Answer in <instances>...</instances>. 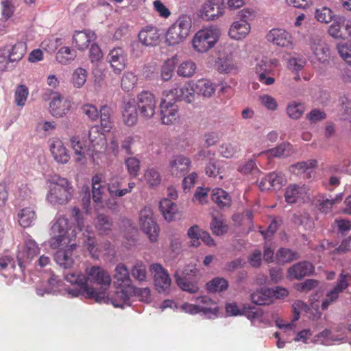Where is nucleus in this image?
I'll return each instance as SVG.
<instances>
[{
	"label": "nucleus",
	"mask_w": 351,
	"mask_h": 351,
	"mask_svg": "<svg viewBox=\"0 0 351 351\" xmlns=\"http://www.w3.org/2000/svg\"><path fill=\"white\" fill-rule=\"evenodd\" d=\"M177 62L178 58L176 56L167 59L164 62L161 68V77L164 81H168L171 78Z\"/></svg>",
	"instance_id": "nucleus-45"
},
{
	"label": "nucleus",
	"mask_w": 351,
	"mask_h": 351,
	"mask_svg": "<svg viewBox=\"0 0 351 351\" xmlns=\"http://www.w3.org/2000/svg\"><path fill=\"white\" fill-rule=\"evenodd\" d=\"M129 301L130 295L124 289L117 290L114 296L111 298V302L115 307H123V305L128 304Z\"/></svg>",
	"instance_id": "nucleus-57"
},
{
	"label": "nucleus",
	"mask_w": 351,
	"mask_h": 351,
	"mask_svg": "<svg viewBox=\"0 0 351 351\" xmlns=\"http://www.w3.org/2000/svg\"><path fill=\"white\" fill-rule=\"evenodd\" d=\"M124 165L131 178L138 176L141 169V161L138 158L135 156L128 157L124 160Z\"/></svg>",
	"instance_id": "nucleus-51"
},
{
	"label": "nucleus",
	"mask_w": 351,
	"mask_h": 351,
	"mask_svg": "<svg viewBox=\"0 0 351 351\" xmlns=\"http://www.w3.org/2000/svg\"><path fill=\"white\" fill-rule=\"evenodd\" d=\"M311 49L320 62H325L329 58V48L328 45L323 40L315 39L311 44Z\"/></svg>",
	"instance_id": "nucleus-34"
},
{
	"label": "nucleus",
	"mask_w": 351,
	"mask_h": 351,
	"mask_svg": "<svg viewBox=\"0 0 351 351\" xmlns=\"http://www.w3.org/2000/svg\"><path fill=\"white\" fill-rule=\"evenodd\" d=\"M267 153L274 157H287L292 153V145L289 143H284L275 148L269 149Z\"/></svg>",
	"instance_id": "nucleus-55"
},
{
	"label": "nucleus",
	"mask_w": 351,
	"mask_h": 351,
	"mask_svg": "<svg viewBox=\"0 0 351 351\" xmlns=\"http://www.w3.org/2000/svg\"><path fill=\"white\" fill-rule=\"evenodd\" d=\"M223 7L215 0H207L204 3L199 13L202 19L207 21L215 20L223 14Z\"/></svg>",
	"instance_id": "nucleus-18"
},
{
	"label": "nucleus",
	"mask_w": 351,
	"mask_h": 351,
	"mask_svg": "<svg viewBox=\"0 0 351 351\" xmlns=\"http://www.w3.org/2000/svg\"><path fill=\"white\" fill-rule=\"evenodd\" d=\"M65 280L77 287L69 289L67 292L72 297H77L80 295H85L87 298L98 300L99 294L93 287H88L86 276L81 274L69 273L65 275Z\"/></svg>",
	"instance_id": "nucleus-4"
},
{
	"label": "nucleus",
	"mask_w": 351,
	"mask_h": 351,
	"mask_svg": "<svg viewBox=\"0 0 351 351\" xmlns=\"http://www.w3.org/2000/svg\"><path fill=\"white\" fill-rule=\"evenodd\" d=\"M47 199L53 205H64L72 198L73 189L71 182L64 178L54 176L49 180Z\"/></svg>",
	"instance_id": "nucleus-1"
},
{
	"label": "nucleus",
	"mask_w": 351,
	"mask_h": 351,
	"mask_svg": "<svg viewBox=\"0 0 351 351\" xmlns=\"http://www.w3.org/2000/svg\"><path fill=\"white\" fill-rule=\"evenodd\" d=\"M70 143L76 156L75 161H84L86 160V155H87V150H86V146L84 142H82L78 136H73L70 138Z\"/></svg>",
	"instance_id": "nucleus-39"
},
{
	"label": "nucleus",
	"mask_w": 351,
	"mask_h": 351,
	"mask_svg": "<svg viewBox=\"0 0 351 351\" xmlns=\"http://www.w3.org/2000/svg\"><path fill=\"white\" fill-rule=\"evenodd\" d=\"M194 85L195 93L204 97H210L215 93L217 88L215 83L204 78L198 80Z\"/></svg>",
	"instance_id": "nucleus-33"
},
{
	"label": "nucleus",
	"mask_w": 351,
	"mask_h": 351,
	"mask_svg": "<svg viewBox=\"0 0 351 351\" xmlns=\"http://www.w3.org/2000/svg\"><path fill=\"white\" fill-rule=\"evenodd\" d=\"M315 17L319 22L326 24L332 21L335 18L332 14V11L327 7L317 9Z\"/></svg>",
	"instance_id": "nucleus-62"
},
{
	"label": "nucleus",
	"mask_w": 351,
	"mask_h": 351,
	"mask_svg": "<svg viewBox=\"0 0 351 351\" xmlns=\"http://www.w3.org/2000/svg\"><path fill=\"white\" fill-rule=\"evenodd\" d=\"M196 302L199 305V313H202L208 317L211 315L217 316L219 312L217 304L209 297L206 295L199 297L196 299Z\"/></svg>",
	"instance_id": "nucleus-31"
},
{
	"label": "nucleus",
	"mask_w": 351,
	"mask_h": 351,
	"mask_svg": "<svg viewBox=\"0 0 351 351\" xmlns=\"http://www.w3.org/2000/svg\"><path fill=\"white\" fill-rule=\"evenodd\" d=\"M96 35L90 30L75 31L72 37V45L76 49L84 51L95 41Z\"/></svg>",
	"instance_id": "nucleus-16"
},
{
	"label": "nucleus",
	"mask_w": 351,
	"mask_h": 351,
	"mask_svg": "<svg viewBox=\"0 0 351 351\" xmlns=\"http://www.w3.org/2000/svg\"><path fill=\"white\" fill-rule=\"evenodd\" d=\"M228 282L223 278H215L206 284L209 292H219L228 289Z\"/></svg>",
	"instance_id": "nucleus-60"
},
{
	"label": "nucleus",
	"mask_w": 351,
	"mask_h": 351,
	"mask_svg": "<svg viewBox=\"0 0 351 351\" xmlns=\"http://www.w3.org/2000/svg\"><path fill=\"white\" fill-rule=\"evenodd\" d=\"M349 275L341 274L337 285L326 295V298L323 300L321 308L322 310H326L329 305L335 302L338 298L340 293L343 292L348 287V278Z\"/></svg>",
	"instance_id": "nucleus-20"
},
{
	"label": "nucleus",
	"mask_w": 351,
	"mask_h": 351,
	"mask_svg": "<svg viewBox=\"0 0 351 351\" xmlns=\"http://www.w3.org/2000/svg\"><path fill=\"white\" fill-rule=\"evenodd\" d=\"M146 183L149 186H156L160 184L161 176L158 170L154 168H148L144 174Z\"/></svg>",
	"instance_id": "nucleus-59"
},
{
	"label": "nucleus",
	"mask_w": 351,
	"mask_h": 351,
	"mask_svg": "<svg viewBox=\"0 0 351 351\" xmlns=\"http://www.w3.org/2000/svg\"><path fill=\"white\" fill-rule=\"evenodd\" d=\"M206 174L212 178H217L219 176L220 180L223 179V162L219 160L212 158L206 165L205 168Z\"/></svg>",
	"instance_id": "nucleus-42"
},
{
	"label": "nucleus",
	"mask_w": 351,
	"mask_h": 351,
	"mask_svg": "<svg viewBox=\"0 0 351 351\" xmlns=\"http://www.w3.org/2000/svg\"><path fill=\"white\" fill-rule=\"evenodd\" d=\"M267 40L274 45L281 47L292 48L293 38L291 35L283 29L274 28L267 34Z\"/></svg>",
	"instance_id": "nucleus-15"
},
{
	"label": "nucleus",
	"mask_w": 351,
	"mask_h": 351,
	"mask_svg": "<svg viewBox=\"0 0 351 351\" xmlns=\"http://www.w3.org/2000/svg\"><path fill=\"white\" fill-rule=\"evenodd\" d=\"M267 181L270 182L271 188L279 189L286 182L285 176L281 173L271 172L267 175Z\"/></svg>",
	"instance_id": "nucleus-64"
},
{
	"label": "nucleus",
	"mask_w": 351,
	"mask_h": 351,
	"mask_svg": "<svg viewBox=\"0 0 351 351\" xmlns=\"http://www.w3.org/2000/svg\"><path fill=\"white\" fill-rule=\"evenodd\" d=\"M71 107L70 100L60 95H56L53 97L50 102L49 110L53 117H62L69 112Z\"/></svg>",
	"instance_id": "nucleus-21"
},
{
	"label": "nucleus",
	"mask_w": 351,
	"mask_h": 351,
	"mask_svg": "<svg viewBox=\"0 0 351 351\" xmlns=\"http://www.w3.org/2000/svg\"><path fill=\"white\" fill-rule=\"evenodd\" d=\"M279 64V60L276 58L270 59L265 57L258 60L254 67V71L259 82L265 85L273 84L275 82V79L272 77H267V75L271 73Z\"/></svg>",
	"instance_id": "nucleus-8"
},
{
	"label": "nucleus",
	"mask_w": 351,
	"mask_h": 351,
	"mask_svg": "<svg viewBox=\"0 0 351 351\" xmlns=\"http://www.w3.org/2000/svg\"><path fill=\"white\" fill-rule=\"evenodd\" d=\"M342 200V195H337L335 198L328 199L324 195H319L315 199V205L318 210L323 213H328L331 211L334 204Z\"/></svg>",
	"instance_id": "nucleus-38"
},
{
	"label": "nucleus",
	"mask_w": 351,
	"mask_h": 351,
	"mask_svg": "<svg viewBox=\"0 0 351 351\" xmlns=\"http://www.w3.org/2000/svg\"><path fill=\"white\" fill-rule=\"evenodd\" d=\"M136 82V76L132 72H127L122 77L121 86L124 91L128 92L134 88Z\"/></svg>",
	"instance_id": "nucleus-63"
},
{
	"label": "nucleus",
	"mask_w": 351,
	"mask_h": 351,
	"mask_svg": "<svg viewBox=\"0 0 351 351\" xmlns=\"http://www.w3.org/2000/svg\"><path fill=\"white\" fill-rule=\"evenodd\" d=\"M7 48L8 56L11 63L19 62L21 60L26 53V43L23 42H17L14 45L3 46Z\"/></svg>",
	"instance_id": "nucleus-36"
},
{
	"label": "nucleus",
	"mask_w": 351,
	"mask_h": 351,
	"mask_svg": "<svg viewBox=\"0 0 351 351\" xmlns=\"http://www.w3.org/2000/svg\"><path fill=\"white\" fill-rule=\"evenodd\" d=\"M88 72L86 69L78 67L73 73L72 83L74 87L80 88L82 87L86 82Z\"/></svg>",
	"instance_id": "nucleus-56"
},
{
	"label": "nucleus",
	"mask_w": 351,
	"mask_h": 351,
	"mask_svg": "<svg viewBox=\"0 0 351 351\" xmlns=\"http://www.w3.org/2000/svg\"><path fill=\"white\" fill-rule=\"evenodd\" d=\"M92 193L93 199L95 203H101L104 187L101 185L103 176L101 174H95L92 177Z\"/></svg>",
	"instance_id": "nucleus-40"
},
{
	"label": "nucleus",
	"mask_w": 351,
	"mask_h": 351,
	"mask_svg": "<svg viewBox=\"0 0 351 351\" xmlns=\"http://www.w3.org/2000/svg\"><path fill=\"white\" fill-rule=\"evenodd\" d=\"M300 258L298 253L288 248H280L276 252V259L278 263L285 264L297 260Z\"/></svg>",
	"instance_id": "nucleus-50"
},
{
	"label": "nucleus",
	"mask_w": 351,
	"mask_h": 351,
	"mask_svg": "<svg viewBox=\"0 0 351 351\" xmlns=\"http://www.w3.org/2000/svg\"><path fill=\"white\" fill-rule=\"evenodd\" d=\"M191 19L183 14L168 28L165 35V42L169 46L182 43L189 36L191 29Z\"/></svg>",
	"instance_id": "nucleus-2"
},
{
	"label": "nucleus",
	"mask_w": 351,
	"mask_h": 351,
	"mask_svg": "<svg viewBox=\"0 0 351 351\" xmlns=\"http://www.w3.org/2000/svg\"><path fill=\"white\" fill-rule=\"evenodd\" d=\"M305 111L304 105L300 102L292 101L287 106V113L292 119H300Z\"/></svg>",
	"instance_id": "nucleus-52"
},
{
	"label": "nucleus",
	"mask_w": 351,
	"mask_h": 351,
	"mask_svg": "<svg viewBox=\"0 0 351 351\" xmlns=\"http://www.w3.org/2000/svg\"><path fill=\"white\" fill-rule=\"evenodd\" d=\"M348 21L342 16H336L332 23L330 25L328 33L334 38L345 39L347 38V27Z\"/></svg>",
	"instance_id": "nucleus-26"
},
{
	"label": "nucleus",
	"mask_w": 351,
	"mask_h": 351,
	"mask_svg": "<svg viewBox=\"0 0 351 351\" xmlns=\"http://www.w3.org/2000/svg\"><path fill=\"white\" fill-rule=\"evenodd\" d=\"M271 289H260L251 295L252 302L256 305H269L273 302Z\"/></svg>",
	"instance_id": "nucleus-35"
},
{
	"label": "nucleus",
	"mask_w": 351,
	"mask_h": 351,
	"mask_svg": "<svg viewBox=\"0 0 351 351\" xmlns=\"http://www.w3.org/2000/svg\"><path fill=\"white\" fill-rule=\"evenodd\" d=\"M129 271L125 265L118 264L114 269V285L117 288L129 287L132 282Z\"/></svg>",
	"instance_id": "nucleus-30"
},
{
	"label": "nucleus",
	"mask_w": 351,
	"mask_h": 351,
	"mask_svg": "<svg viewBox=\"0 0 351 351\" xmlns=\"http://www.w3.org/2000/svg\"><path fill=\"white\" fill-rule=\"evenodd\" d=\"M191 160L183 155L173 156L169 160V171L176 177L184 176L190 169Z\"/></svg>",
	"instance_id": "nucleus-14"
},
{
	"label": "nucleus",
	"mask_w": 351,
	"mask_h": 351,
	"mask_svg": "<svg viewBox=\"0 0 351 351\" xmlns=\"http://www.w3.org/2000/svg\"><path fill=\"white\" fill-rule=\"evenodd\" d=\"M160 117L165 125L174 123L179 117L178 106L171 101L163 99L160 104Z\"/></svg>",
	"instance_id": "nucleus-19"
},
{
	"label": "nucleus",
	"mask_w": 351,
	"mask_h": 351,
	"mask_svg": "<svg viewBox=\"0 0 351 351\" xmlns=\"http://www.w3.org/2000/svg\"><path fill=\"white\" fill-rule=\"evenodd\" d=\"M86 278L89 280L101 286L102 292H97L99 297L97 302H100L106 296V291L108 289L112 282V278L109 273L99 266H92L85 269Z\"/></svg>",
	"instance_id": "nucleus-7"
},
{
	"label": "nucleus",
	"mask_w": 351,
	"mask_h": 351,
	"mask_svg": "<svg viewBox=\"0 0 351 351\" xmlns=\"http://www.w3.org/2000/svg\"><path fill=\"white\" fill-rule=\"evenodd\" d=\"M112 221L108 216L103 214L97 216L95 227L99 234H108L112 230Z\"/></svg>",
	"instance_id": "nucleus-49"
},
{
	"label": "nucleus",
	"mask_w": 351,
	"mask_h": 351,
	"mask_svg": "<svg viewBox=\"0 0 351 351\" xmlns=\"http://www.w3.org/2000/svg\"><path fill=\"white\" fill-rule=\"evenodd\" d=\"M75 57V55L72 52L71 49L69 47H61L56 53V60L62 64H69Z\"/></svg>",
	"instance_id": "nucleus-61"
},
{
	"label": "nucleus",
	"mask_w": 351,
	"mask_h": 351,
	"mask_svg": "<svg viewBox=\"0 0 351 351\" xmlns=\"http://www.w3.org/2000/svg\"><path fill=\"white\" fill-rule=\"evenodd\" d=\"M122 119L123 123L128 127H132L137 124L138 116L134 100H129L123 103Z\"/></svg>",
	"instance_id": "nucleus-25"
},
{
	"label": "nucleus",
	"mask_w": 351,
	"mask_h": 351,
	"mask_svg": "<svg viewBox=\"0 0 351 351\" xmlns=\"http://www.w3.org/2000/svg\"><path fill=\"white\" fill-rule=\"evenodd\" d=\"M88 139L90 146L87 149V155L95 160V158H98L99 154L102 152L106 146L105 135L101 132L98 125L92 126L88 132Z\"/></svg>",
	"instance_id": "nucleus-9"
},
{
	"label": "nucleus",
	"mask_w": 351,
	"mask_h": 351,
	"mask_svg": "<svg viewBox=\"0 0 351 351\" xmlns=\"http://www.w3.org/2000/svg\"><path fill=\"white\" fill-rule=\"evenodd\" d=\"M250 32V25L246 21H234L230 27L229 36L234 40L244 38Z\"/></svg>",
	"instance_id": "nucleus-32"
},
{
	"label": "nucleus",
	"mask_w": 351,
	"mask_h": 351,
	"mask_svg": "<svg viewBox=\"0 0 351 351\" xmlns=\"http://www.w3.org/2000/svg\"><path fill=\"white\" fill-rule=\"evenodd\" d=\"M139 225L142 231L148 237L151 242L157 241L160 228L154 217V213L150 207L145 206L140 211Z\"/></svg>",
	"instance_id": "nucleus-6"
},
{
	"label": "nucleus",
	"mask_w": 351,
	"mask_h": 351,
	"mask_svg": "<svg viewBox=\"0 0 351 351\" xmlns=\"http://www.w3.org/2000/svg\"><path fill=\"white\" fill-rule=\"evenodd\" d=\"M107 58L115 73L119 74L124 69L125 58L122 48L117 47L112 49Z\"/></svg>",
	"instance_id": "nucleus-28"
},
{
	"label": "nucleus",
	"mask_w": 351,
	"mask_h": 351,
	"mask_svg": "<svg viewBox=\"0 0 351 351\" xmlns=\"http://www.w3.org/2000/svg\"><path fill=\"white\" fill-rule=\"evenodd\" d=\"M29 95V89L24 84L17 86L14 92V101L19 106L23 107L25 105L27 97Z\"/></svg>",
	"instance_id": "nucleus-58"
},
{
	"label": "nucleus",
	"mask_w": 351,
	"mask_h": 351,
	"mask_svg": "<svg viewBox=\"0 0 351 351\" xmlns=\"http://www.w3.org/2000/svg\"><path fill=\"white\" fill-rule=\"evenodd\" d=\"M156 104L154 95L149 91L143 90L136 97V108L141 117L145 119H149L154 117Z\"/></svg>",
	"instance_id": "nucleus-10"
},
{
	"label": "nucleus",
	"mask_w": 351,
	"mask_h": 351,
	"mask_svg": "<svg viewBox=\"0 0 351 351\" xmlns=\"http://www.w3.org/2000/svg\"><path fill=\"white\" fill-rule=\"evenodd\" d=\"M212 200L220 208L229 207L231 205V197L222 189L217 188L213 190Z\"/></svg>",
	"instance_id": "nucleus-41"
},
{
	"label": "nucleus",
	"mask_w": 351,
	"mask_h": 351,
	"mask_svg": "<svg viewBox=\"0 0 351 351\" xmlns=\"http://www.w3.org/2000/svg\"><path fill=\"white\" fill-rule=\"evenodd\" d=\"M160 210L165 219L170 221L174 217L177 210V206L171 199L165 198L160 202Z\"/></svg>",
	"instance_id": "nucleus-43"
},
{
	"label": "nucleus",
	"mask_w": 351,
	"mask_h": 351,
	"mask_svg": "<svg viewBox=\"0 0 351 351\" xmlns=\"http://www.w3.org/2000/svg\"><path fill=\"white\" fill-rule=\"evenodd\" d=\"M315 267L308 261H301L294 264L288 269L287 276L289 278L300 280L313 274Z\"/></svg>",
	"instance_id": "nucleus-23"
},
{
	"label": "nucleus",
	"mask_w": 351,
	"mask_h": 351,
	"mask_svg": "<svg viewBox=\"0 0 351 351\" xmlns=\"http://www.w3.org/2000/svg\"><path fill=\"white\" fill-rule=\"evenodd\" d=\"M76 247L75 243H71L66 250H58L54 259L58 265L64 269H70L75 263L77 256L74 253Z\"/></svg>",
	"instance_id": "nucleus-17"
},
{
	"label": "nucleus",
	"mask_w": 351,
	"mask_h": 351,
	"mask_svg": "<svg viewBox=\"0 0 351 351\" xmlns=\"http://www.w3.org/2000/svg\"><path fill=\"white\" fill-rule=\"evenodd\" d=\"M219 30L214 27L202 29L196 32L192 40L193 49L199 53H204L213 48L218 42Z\"/></svg>",
	"instance_id": "nucleus-3"
},
{
	"label": "nucleus",
	"mask_w": 351,
	"mask_h": 351,
	"mask_svg": "<svg viewBox=\"0 0 351 351\" xmlns=\"http://www.w3.org/2000/svg\"><path fill=\"white\" fill-rule=\"evenodd\" d=\"M160 34L158 29L152 25H147L138 33L139 41L145 46L157 45L160 42Z\"/></svg>",
	"instance_id": "nucleus-24"
},
{
	"label": "nucleus",
	"mask_w": 351,
	"mask_h": 351,
	"mask_svg": "<svg viewBox=\"0 0 351 351\" xmlns=\"http://www.w3.org/2000/svg\"><path fill=\"white\" fill-rule=\"evenodd\" d=\"M130 274L140 284L148 280L147 265L142 261H136L130 269Z\"/></svg>",
	"instance_id": "nucleus-37"
},
{
	"label": "nucleus",
	"mask_w": 351,
	"mask_h": 351,
	"mask_svg": "<svg viewBox=\"0 0 351 351\" xmlns=\"http://www.w3.org/2000/svg\"><path fill=\"white\" fill-rule=\"evenodd\" d=\"M51 154L54 160L59 164H66L70 158L69 150L59 138L52 140L49 146Z\"/></svg>",
	"instance_id": "nucleus-22"
},
{
	"label": "nucleus",
	"mask_w": 351,
	"mask_h": 351,
	"mask_svg": "<svg viewBox=\"0 0 351 351\" xmlns=\"http://www.w3.org/2000/svg\"><path fill=\"white\" fill-rule=\"evenodd\" d=\"M307 193V188L304 184H289L285 192V199L287 203L292 204L300 199H304Z\"/></svg>",
	"instance_id": "nucleus-27"
},
{
	"label": "nucleus",
	"mask_w": 351,
	"mask_h": 351,
	"mask_svg": "<svg viewBox=\"0 0 351 351\" xmlns=\"http://www.w3.org/2000/svg\"><path fill=\"white\" fill-rule=\"evenodd\" d=\"M69 221L65 217H60L51 227L52 237L49 241V246L52 249H58L63 244H69L71 238L68 234Z\"/></svg>",
	"instance_id": "nucleus-5"
},
{
	"label": "nucleus",
	"mask_w": 351,
	"mask_h": 351,
	"mask_svg": "<svg viewBox=\"0 0 351 351\" xmlns=\"http://www.w3.org/2000/svg\"><path fill=\"white\" fill-rule=\"evenodd\" d=\"M19 223L23 228L30 227L36 219V213L30 208L22 209L18 215Z\"/></svg>",
	"instance_id": "nucleus-44"
},
{
	"label": "nucleus",
	"mask_w": 351,
	"mask_h": 351,
	"mask_svg": "<svg viewBox=\"0 0 351 351\" xmlns=\"http://www.w3.org/2000/svg\"><path fill=\"white\" fill-rule=\"evenodd\" d=\"M99 112L101 125L106 132H109L113 125L111 119L112 109L110 106L104 105L100 108Z\"/></svg>",
	"instance_id": "nucleus-46"
},
{
	"label": "nucleus",
	"mask_w": 351,
	"mask_h": 351,
	"mask_svg": "<svg viewBox=\"0 0 351 351\" xmlns=\"http://www.w3.org/2000/svg\"><path fill=\"white\" fill-rule=\"evenodd\" d=\"M198 270L195 267L186 268L182 272L183 276H180L178 272H176L174 277L178 286L183 291L191 293L197 292L199 287L197 284L189 280L191 276H196Z\"/></svg>",
	"instance_id": "nucleus-13"
},
{
	"label": "nucleus",
	"mask_w": 351,
	"mask_h": 351,
	"mask_svg": "<svg viewBox=\"0 0 351 351\" xmlns=\"http://www.w3.org/2000/svg\"><path fill=\"white\" fill-rule=\"evenodd\" d=\"M149 269L154 277L156 289L159 293L169 291L171 285V279L167 271L159 263L152 264Z\"/></svg>",
	"instance_id": "nucleus-12"
},
{
	"label": "nucleus",
	"mask_w": 351,
	"mask_h": 351,
	"mask_svg": "<svg viewBox=\"0 0 351 351\" xmlns=\"http://www.w3.org/2000/svg\"><path fill=\"white\" fill-rule=\"evenodd\" d=\"M210 229L213 234L221 236L228 232V227L221 217L213 216L212 221L210 222Z\"/></svg>",
	"instance_id": "nucleus-53"
},
{
	"label": "nucleus",
	"mask_w": 351,
	"mask_h": 351,
	"mask_svg": "<svg viewBox=\"0 0 351 351\" xmlns=\"http://www.w3.org/2000/svg\"><path fill=\"white\" fill-rule=\"evenodd\" d=\"M171 93L175 95V97L180 101H184L187 103H192L195 99V85L188 83L183 86H178L173 88Z\"/></svg>",
	"instance_id": "nucleus-29"
},
{
	"label": "nucleus",
	"mask_w": 351,
	"mask_h": 351,
	"mask_svg": "<svg viewBox=\"0 0 351 351\" xmlns=\"http://www.w3.org/2000/svg\"><path fill=\"white\" fill-rule=\"evenodd\" d=\"M240 147L237 142H226L223 143L219 148L220 154L226 158H232L239 151Z\"/></svg>",
	"instance_id": "nucleus-54"
},
{
	"label": "nucleus",
	"mask_w": 351,
	"mask_h": 351,
	"mask_svg": "<svg viewBox=\"0 0 351 351\" xmlns=\"http://www.w3.org/2000/svg\"><path fill=\"white\" fill-rule=\"evenodd\" d=\"M40 252V248L37 243L27 234L24 239L23 245L19 250L17 261L19 267L23 269L25 264L29 262Z\"/></svg>",
	"instance_id": "nucleus-11"
},
{
	"label": "nucleus",
	"mask_w": 351,
	"mask_h": 351,
	"mask_svg": "<svg viewBox=\"0 0 351 351\" xmlns=\"http://www.w3.org/2000/svg\"><path fill=\"white\" fill-rule=\"evenodd\" d=\"M135 186L136 184L134 182H129L128 188L119 189L120 183L116 182L108 184V191L112 197H123L125 195L131 193Z\"/></svg>",
	"instance_id": "nucleus-48"
},
{
	"label": "nucleus",
	"mask_w": 351,
	"mask_h": 351,
	"mask_svg": "<svg viewBox=\"0 0 351 351\" xmlns=\"http://www.w3.org/2000/svg\"><path fill=\"white\" fill-rule=\"evenodd\" d=\"M196 69V64L191 60H187L178 65L177 73L183 77H191L195 74Z\"/></svg>",
	"instance_id": "nucleus-47"
}]
</instances>
